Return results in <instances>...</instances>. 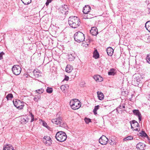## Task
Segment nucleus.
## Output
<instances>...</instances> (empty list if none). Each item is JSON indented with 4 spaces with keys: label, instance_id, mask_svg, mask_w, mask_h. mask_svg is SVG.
I'll return each mask as SVG.
<instances>
[{
    "label": "nucleus",
    "instance_id": "nucleus-52",
    "mask_svg": "<svg viewBox=\"0 0 150 150\" xmlns=\"http://www.w3.org/2000/svg\"><path fill=\"white\" fill-rule=\"evenodd\" d=\"M87 18H89V17H88V15H87Z\"/></svg>",
    "mask_w": 150,
    "mask_h": 150
},
{
    "label": "nucleus",
    "instance_id": "nucleus-44",
    "mask_svg": "<svg viewBox=\"0 0 150 150\" xmlns=\"http://www.w3.org/2000/svg\"><path fill=\"white\" fill-rule=\"evenodd\" d=\"M69 77L68 76H66L64 80L66 81H68L69 80Z\"/></svg>",
    "mask_w": 150,
    "mask_h": 150
},
{
    "label": "nucleus",
    "instance_id": "nucleus-49",
    "mask_svg": "<svg viewBox=\"0 0 150 150\" xmlns=\"http://www.w3.org/2000/svg\"><path fill=\"white\" fill-rule=\"evenodd\" d=\"M52 0H47V1H49V2H51Z\"/></svg>",
    "mask_w": 150,
    "mask_h": 150
},
{
    "label": "nucleus",
    "instance_id": "nucleus-21",
    "mask_svg": "<svg viewBox=\"0 0 150 150\" xmlns=\"http://www.w3.org/2000/svg\"><path fill=\"white\" fill-rule=\"evenodd\" d=\"M97 93L98 98L100 100H102L104 98V95L101 92L98 91L97 92Z\"/></svg>",
    "mask_w": 150,
    "mask_h": 150
},
{
    "label": "nucleus",
    "instance_id": "nucleus-27",
    "mask_svg": "<svg viewBox=\"0 0 150 150\" xmlns=\"http://www.w3.org/2000/svg\"><path fill=\"white\" fill-rule=\"evenodd\" d=\"M133 137L132 136H129L124 138L123 140L124 141H129L132 140L133 139Z\"/></svg>",
    "mask_w": 150,
    "mask_h": 150
},
{
    "label": "nucleus",
    "instance_id": "nucleus-15",
    "mask_svg": "<svg viewBox=\"0 0 150 150\" xmlns=\"http://www.w3.org/2000/svg\"><path fill=\"white\" fill-rule=\"evenodd\" d=\"M91 9V8L89 6L86 5L83 8V12L84 14H88Z\"/></svg>",
    "mask_w": 150,
    "mask_h": 150
},
{
    "label": "nucleus",
    "instance_id": "nucleus-19",
    "mask_svg": "<svg viewBox=\"0 0 150 150\" xmlns=\"http://www.w3.org/2000/svg\"><path fill=\"white\" fill-rule=\"evenodd\" d=\"M93 78L97 81L101 82L103 80V78L99 75H94Z\"/></svg>",
    "mask_w": 150,
    "mask_h": 150
},
{
    "label": "nucleus",
    "instance_id": "nucleus-6",
    "mask_svg": "<svg viewBox=\"0 0 150 150\" xmlns=\"http://www.w3.org/2000/svg\"><path fill=\"white\" fill-rule=\"evenodd\" d=\"M13 104L15 107L19 110H21L24 106V103L23 101L16 99L13 101Z\"/></svg>",
    "mask_w": 150,
    "mask_h": 150
},
{
    "label": "nucleus",
    "instance_id": "nucleus-5",
    "mask_svg": "<svg viewBox=\"0 0 150 150\" xmlns=\"http://www.w3.org/2000/svg\"><path fill=\"white\" fill-rule=\"evenodd\" d=\"M70 105L73 110L79 109L81 106L80 102L77 99H73L70 102Z\"/></svg>",
    "mask_w": 150,
    "mask_h": 150
},
{
    "label": "nucleus",
    "instance_id": "nucleus-31",
    "mask_svg": "<svg viewBox=\"0 0 150 150\" xmlns=\"http://www.w3.org/2000/svg\"><path fill=\"white\" fill-rule=\"evenodd\" d=\"M140 136L142 137H146L147 136V134L144 131H141L140 133Z\"/></svg>",
    "mask_w": 150,
    "mask_h": 150
},
{
    "label": "nucleus",
    "instance_id": "nucleus-9",
    "mask_svg": "<svg viewBox=\"0 0 150 150\" xmlns=\"http://www.w3.org/2000/svg\"><path fill=\"white\" fill-rule=\"evenodd\" d=\"M108 139L104 135H102L99 139V142L102 145H106L107 144Z\"/></svg>",
    "mask_w": 150,
    "mask_h": 150
},
{
    "label": "nucleus",
    "instance_id": "nucleus-33",
    "mask_svg": "<svg viewBox=\"0 0 150 150\" xmlns=\"http://www.w3.org/2000/svg\"><path fill=\"white\" fill-rule=\"evenodd\" d=\"M44 91V89L43 88H41L37 90H36L35 91L39 94L42 93Z\"/></svg>",
    "mask_w": 150,
    "mask_h": 150
},
{
    "label": "nucleus",
    "instance_id": "nucleus-12",
    "mask_svg": "<svg viewBox=\"0 0 150 150\" xmlns=\"http://www.w3.org/2000/svg\"><path fill=\"white\" fill-rule=\"evenodd\" d=\"M136 148L138 150H144L145 149V144L142 143H139L137 145Z\"/></svg>",
    "mask_w": 150,
    "mask_h": 150
},
{
    "label": "nucleus",
    "instance_id": "nucleus-25",
    "mask_svg": "<svg viewBox=\"0 0 150 150\" xmlns=\"http://www.w3.org/2000/svg\"><path fill=\"white\" fill-rule=\"evenodd\" d=\"M93 57L95 59H98L99 57V53L97 52V50H96L93 52Z\"/></svg>",
    "mask_w": 150,
    "mask_h": 150
},
{
    "label": "nucleus",
    "instance_id": "nucleus-23",
    "mask_svg": "<svg viewBox=\"0 0 150 150\" xmlns=\"http://www.w3.org/2000/svg\"><path fill=\"white\" fill-rule=\"evenodd\" d=\"M146 29L150 32V21H147L145 25Z\"/></svg>",
    "mask_w": 150,
    "mask_h": 150
},
{
    "label": "nucleus",
    "instance_id": "nucleus-4",
    "mask_svg": "<svg viewBox=\"0 0 150 150\" xmlns=\"http://www.w3.org/2000/svg\"><path fill=\"white\" fill-rule=\"evenodd\" d=\"M74 37L75 40L78 42L83 41L85 39L84 34L80 31L75 33Z\"/></svg>",
    "mask_w": 150,
    "mask_h": 150
},
{
    "label": "nucleus",
    "instance_id": "nucleus-41",
    "mask_svg": "<svg viewBox=\"0 0 150 150\" xmlns=\"http://www.w3.org/2000/svg\"><path fill=\"white\" fill-rule=\"evenodd\" d=\"M99 106V105L96 106L94 108L93 110L95 111H97V110L98 109Z\"/></svg>",
    "mask_w": 150,
    "mask_h": 150
},
{
    "label": "nucleus",
    "instance_id": "nucleus-39",
    "mask_svg": "<svg viewBox=\"0 0 150 150\" xmlns=\"http://www.w3.org/2000/svg\"><path fill=\"white\" fill-rule=\"evenodd\" d=\"M122 106L121 105H120L118 107H117L116 109L117 111H118L119 110H120V111H122Z\"/></svg>",
    "mask_w": 150,
    "mask_h": 150
},
{
    "label": "nucleus",
    "instance_id": "nucleus-22",
    "mask_svg": "<svg viewBox=\"0 0 150 150\" xmlns=\"http://www.w3.org/2000/svg\"><path fill=\"white\" fill-rule=\"evenodd\" d=\"M73 67L70 65H67L66 68V71L68 73H70L72 71Z\"/></svg>",
    "mask_w": 150,
    "mask_h": 150
},
{
    "label": "nucleus",
    "instance_id": "nucleus-18",
    "mask_svg": "<svg viewBox=\"0 0 150 150\" xmlns=\"http://www.w3.org/2000/svg\"><path fill=\"white\" fill-rule=\"evenodd\" d=\"M107 54L108 55L110 56L112 55L113 53L114 50L111 47H109L107 48L106 50Z\"/></svg>",
    "mask_w": 150,
    "mask_h": 150
},
{
    "label": "nucleus",
    "instance_id": "nucleus-1",
    "mask_svg": "<svg viewBox=\"0 0 150 150\" xmlns=\"http://www.w3.org/2000/svg\"><path fill=\"white\" fill-rule=\"evenodd\" d=\"M68 23L71 27L75 28L79 27L81 22L79 18L75 16H71L68 19Z\"/></svg>",
    "mask_w": 150,
    "mask_h": 150
},
{
    "label": "nucleus",
    "instance_id": "nucleus-29",
    "mask_svg": "<svg viewBox=\"0 0 150 150\" xmlns=\"http://www.w3.org/2000/svg\"><path fill=\"white\" fill-rule=\"evenodd\" d=\"M25 5H28L31 2V0H21Z\"/></svg>",
    "mask_w": 150,
    "mask_h": 150
},
{
    "label": "nucleus",
    "instance_id": "nucleus-11",
    "mask_svg": "<svg viewBox=\"0 0 150 150\" xmlns=\"http://www.w3.org/2000/svg\"><path fill=\"white\" fill-rule=\"evenodd\" d=\"M141 81L140 78L138 76L135 75V77L134 78V80L132 81V83H134V85L136 86L138 85L139 83H140Z\"/></svg>",
    "mask_w": 150,
    "mask_h": 150
},
{
    "label": "nucleus",
    "instance_id": "nucleus-36",
    "mask_svg": "<svg viewBox=\"0 0 150 150\" xmlns=\"http://www.w3.org/2000/svg\"><path fill=\"white\" fill-rule=\"evenodd\" d=\"M109 143L112 145H114L115 144V142L114 140L110 139L109 140H108Z\"/></svg>",
    "mask_w": 150,
    "mask_h": 150
},
{
    "label": "nucleus",
    "instance_id": "nucleus-24",
    "mask_svg": "<svg viewBox=\"0 0 150 150\" xmlns=\"http://www.w3.org/2000/svg\"><path fill=\"white\" fill-rule=\"evenodd\" d=\"M115 69H114L112 68L110 69L108 72V74L109 75H114L115 74Z\"/></svg>",
    "mask_w": 150,
    "mask_h": 150
},
{
    "label": "nucleus",
    "instance_id": "nucleus-7",
    "mask_svg": "<svg viewBox=\"0 0 150 150\" xmlns=\"http://www.w3.org/2000/svg\"><path fill=\"white\" fill-rule=\"evenodd\" d=\"M12 70L14 74L18 75L21 73V69L19 65H16L13 66L12 68Z\"/></svg>",
    "mask_w": 150,
    "mask_h": 150
},
{
    "label": "nucleus",
    "instance_id": "nucleus-53",
    "mask_svg": "<svg viewBox=\"0 0 150 150\" xmlns=\"http://www.w3.org/2000/svg\"><path fill=\"white\" fill-rule=\"evenodd\" d=\"M149 143H150V141L149 142Z\"/></svg>",
    "mask_w": 150,
    "mask_h": 150
},
{
    "label": "nucleus",
    "instance_id": "nucleus-34",
    "mask_svg": "<svg viewBox=\"0 0 150 150\" xmlns=\"http://www.w3.org/2000/svg\"><path fill=\"white\" fill-rule=\"evenodd\" d=\"M75 57H74V55L70 54L69 55V61H72L74 60L75 59Z\"/></svg>",
    "mask_w": 150,
    "mask_h": 150
},
{
    "label": "nucleus",
    "instance_id": "nucleus-3",
    "mask_svg": "<svg viewBox=\"0 0 150 150\" xmlns=\"http://www.w3.org/2000/svg\"><path fill=\"white\" fill-rule=\"evenodd\" d=\"M66 134L63 132H58L56 133L55 138L59 142H63L65 141L67 139Z\"/></svg>",
    "mask_w": 150,
    "mask_h": 150
},
{
    "label": "nucleus",
    "instance_id": "nucleus-13",
    "mask_svg": "<svg viewBox=\"0 0 150 150\" xmlns=\"http://www.w3.org/2000/svg\"><path fill=\"white\" fill-rule=\"evenodd\" d=\"M91 33L94 36L96 35L98 33V29L96 27H93L91 28L90 30Z\"/></svg>",
    "mask_w": 150,
    "mask_h": 150
},
{
    "label": "nucleus",
    "instance_id": "nucleus-42",
    "mask_svg": "<svg viewBox=\"0 0 150 150\" xmlns=\"http://www.w3.org/2000/svg\"><path fill=\"white\" fill-rule=\"evenodd\" d=\"M42 124H43V125L46 127H47V124L46 123V122H43V123H42Z\"/></svg>",
    "mask_w": 150,
    "mask_h": 150
},
{
    "label": "nucleus",
    "instance_id": "nucleus-35",
    "mask_svg": "<svg viewBox=\"0 0 150 150\" xmlns=\"http://www.w3.org/2000/svg\"><path fill=\"white\" fill-rule=\"evenodd\" d=\"M84 120L86 124H88L90 122H91V120L90 119L85 117L84 119Z\"/></svg>",
    "mask_w": 150,
    "mask_h": 150
},
{
    "label": "nucleus",
    "instance_id": "nucleus-10",
    "mask_svg": "<svg viewBox=\"0 0 150 150\" xmlns=\"http://www.w3.org/2000/svg\"><path fill=\"white\" fill-rule=\"evenodd\" d=\"M69 9L67 6L64 5H62L61 7L60 8L59 10V12H61L62 14H66L68 13Z\"/></svg>",
    "mask_w": 150,
    "mask_h": 150
},
{
    "label": "nucleus",
    "instance_id": "nucleus-28",
    "mask_svg": "<svg viewBox=\"0 0 150 150\" xmlns=\"http://www.w3.org/2000/svg\"><path fill=\"white\" fill-rule=\"evenodd\" d=\"M13 98V95L11 93H9L6 96V98L7 100H11Z\"/></svg>",
    "mask_w": 150,
    "mask_h": 150
},
{
    "label": "nucleus",
    "instance_id": "nucleus-30",
    "mask_svg": "<svg viewBox=\"0 0 150 150\" xmlns=\"http://www.w3.org/2000/svg\"><path fill=\"white\" fill-rule=\"evenodd\" d=\"M29 119H27V120L26 118H21V123L23 124H25L27 123Z\"/></svg>",
    "mask_w": 150,
    "mask_h": 150
},
{
    "label": "nucleus",
    "instance_id": "nucleus-37",
    "mask_svg": "<svg viewBox=\"0 0 150 150\" xmlns=\"http://www.w3.org/2000/svg\"><path fill=\"white\" fill-rule=\"evenodd\" d=\"M29 115H30V117H31V122H32L34 121V115L32 113L30 112H29Z\"/></svg>",
    "mask_w": 150,
    "mask_h": 150
},
{
    "label": "nucleus",
    "instance_id": "nucleus-32",
    "mask_svg": "<svg viewBox=\"0 0 150 150\" xmlns=\"http://www.w3.org/2000/svg\"><path fill=\"white\" fill-rule=\"evenodd\" d=\"M46 91L48 93H51L53 91V89L52 88L47 87L46 89Z\"/></svg>",
    "mask_w": 150,
    "mask_h": 150
},
{
    "label": "nucleus",
    "instance_id": "nucleus-14",
    "mask_svg": "<svg viewBox=\"0 0 150 150\" xmlns=\"http://www.w3.org/2000/svg\"><path fill=\"white\" fill-rule=\"evenodd\" d=\"M133 112L135 115L138 117L139 121H141L142 119V115L139 111L138 110H133Z\"/></svg>",
    "mask_w": 150,
    "mask_h": 150
},
{
    "label": "nucleus",
    "instance_id": "nucleus-40",
    "mask_svg": "<svg viewBox=\"0 0 150 150\" xmlns=\"http://www.w3.org/2000/svg\"><path fill=\"white\" fill-rule=\"evenodd\" d=\"M5 53L3 52H2L0 53V59H3V55H4Z\"/></svg>",
    "mask_w": 150,
    "mask_h": 150
},
{
    "label": "nucleus",
    "instance_id": "nucleus-48",
    "mask_svg": "<svg viewBox=\"0 0 150 150\" xmlns=\"http://www.w3.org/2000/svg\"><path fill=\"white\" fill-rule=\"evenodd\" d=\"M93 112L94 113V114L95 115H96L97 114V111H94V110H93Z\"/></svg>",
    "mask_w": 150,
    "mask_h": 150
},
{
    "label": "nucleus",
    "instance_id": "nucleus-45",
    "mask_svg": "<svg viewBox=\"0 0 150 150\" xmlns=\"http://www.w3.org/2000/svg\"><path fill=\"white\" fill-rule=\"evenodd\" d=\"M36 98H38V99H40V95H38V96H36Z\"/></svg>",
    "mask_w": 150,
    "mask_h": 150
},
{
    "label": "nucleus",
    "instance_id": "nucleus-2",
    "mask_svg": "<svg viewBox=\"0 0 150 150\" xmlns=\"http://www.w3.org/2000/svg\"><path fill=\"white\" fill-rule=\"evenodd\" d=\"M60 112H59L56 115L57 117L55 119H53L52 120V122L59 126L65 127V124L62 120V117L59 116Z\"/></svg>",
    "mask_w": 150,
    "mask_h": 150
},
{
    "label": "nucleus",
    "instance_id": "nucleus-38",
    "mask_svg": "<svg viewBox=\"0 0 150 150\" xmlns=\"http://www.w3.org/2000/svg\"><path fill=\"white\" fill-rule=\"evenodd\" d=\"M146 59L147 62L150 64V53L147 55Z\"/></svg>",
    "mask_w": 150,
    "mask_h": 150
},
{
    "label": "nucleus",
    "instance_id": "nucleus-51",
    "mask_svg": "<svg viewBox=\"0 0 150 150\" xmlns=\"http://www.w3.org/2000/svg\"><path fill=\"white\" fill-rule=\"evenodd\" d=\"M149 100H150V94H149Z\"/></svg>",
    "mask_w": 150,
    "mask_h": 150
},
{
    "label": "nucleus",
    "instance_id": "nucleus-16",
    "mask_svg": "<svg viewBox=\"0 0 150 150\" xmlns=\"http://www.w3.org/2000/svg\"><path fill=\"white\" fill-rule=\"evenodd\" d=\"M33 74L36 78H38L41 76V73L37 69H35L33 71Z\"/></svg>",
    "mask_w": 150,
    "mask_h": 150
},
{
    "label": "nucleus",
    "instance_id": "nucleus-17",
    "mask_svg": "<svg viewBox=\"0 0 150 150\" xmlns=\"http://www.w3.org/2000/svg\"><path fill=\"white\" fill-rule=\"evenodd\" d=\"M130 122L131 127L132 129L137 127H138L139 126V124L138 122L135 120H133L132 121V123Z\"/></svg>",
    "mask_w": 150,
    "mask_h": 150
},
{
    "label": "nucleus",
    "instance_id": "nucleus-46",
    "mask_svg": "<svg viewBox=\"0 0 150 150\" xmlns=\"http://www.w3.org/2000/svg\"><path fill=\"white\" fill-rule=\"evenodd\" d=\"M133 130L136 131H138V129L137 128V127L135 128H133Z\"/></svg>",
    "mask_w": 150,
    "mask_h": 150
},
{
    "label": "nucleus",
    "instance_id": "nucleus-47",
    "mask_svg": "<svg viewBox=\"0 0 150 150\" xmlns=\"http://www.w3.org/2000/svg\"><path fill=\"white\" fill-rule=\"evenodd\" d=\"M49 3H50V2H49V1H47V2H46V3H45V4H46V6H48L49 5Z\"/></svg>",
    "mask_w": 150,
    "mask_h": 150
},
{
    "label": "nucleus",
    "instance_id": "nucleus-8",
    "mask_svg": "<svg viewBox=\"0 0 150 150\" xmlns=\"http://www.w3.org/2000/svg\"><path fill=\"white\" fill-rule=\"evenodd\" d=\"M52 140L49 136H45L43 138V142L46 146H50L52 144Z\"/></svg>",
    "mask_w": 150,
    "mask_h": 150
},
{
    "label": "nucleus",
    "instance_id": "nucleus-26",
    "mask_svg": "<svg viewBox=\"0 0 150 150\" xmlns=\"http://www.w3.org/2000/svg\"><path fill=\"white\" fill-rule=\"evenodd\" d=\"M69 86L68 85L66 84L61 86L60 88L63 91H65V90L68 88Z\"/></svg>",
    "mask_w": 150,
    "mask_h": 150
},
{
    "label": "nucleus",
    "instance_id": "nucleus-20",
    "mask_svg": "<svg viewBox=\"0 0 150 150\" xmlns=\"http://www.w3.org/2000/svg\"><path fill=\"white\" fill-rule=\"evenodd\" d=\"M11 144H8L6 145L3 148V150H14Z\"/></svg>",
    "mask_w": 150,
    "mask_h": 150
},
{
    "label": "nucleus",
    "instance_id": "nucleus-43",
    "mask_svg": "<svg viewBox=\"0 0 150 150\" xmlns=\"http://www.w3.org/2000/svg\"><path fill=\"white\" fill-rule=\"evenodd\" d=\"M33 100L35 101L36 102H38L39 99H38V98L36 97H35L34 98Z\"/></svg>",
    "mask_w": 150,
    "mask_h": 150
},
{
    "label": "nucleus",
    "instance_id": "nucleus-50",
    "mask_svg": "<svg viewBox=\"0 0 150 150\" xmlns=\"http://www.w3.org/2000/svg\"><path fill=\"white\" fill-rule=\"evenodd\" d=\"M122 108H125V106L124 105H122Z\"/></svg>",
    "mask_w": 150,
    "mask_h": 150
}]
</instances>
